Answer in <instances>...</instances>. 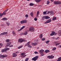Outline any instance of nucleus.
I'll use <instances>...</instances> for the list:
<instances>
[{
    "instance_id": "50",
    "label": "nucleus",
    "mask_w": 61,
    "mask_h": 61,
    "mask_svg": "<svg viewBox=\"0 0 61 61\" xmlns=\"http://www.w3.org/2000/svg\"><path fill=\"white\" fill-rule=\"evenodd\" d=\"M42 41H44L45 40V39L44 38H43L41 39Z\"/></svg>"
},
{
    "instance_id": "41",
    "label": "nucleus",
    "mask_w": 61,
    "mask_h": 61,
    "mask_svg": "<svg viewBox=\"0 0 61 61\" xmlns=\"http://www.w3.org/2000/svg\"><path fill=\"white\" fill-rule=\"evenodd\" d=\"M3 14L2 13H0V17H1L3 16Z\"/></svg>"
},
{
    "instance_id": "18",
    "label": "nucleus",
    "mask_w": 61,
    "mask_h": 61,
    "mask_svg": "<svg viewBox=\"0 0 61 61\" xmlns=\"http://www.w3.org/2000/svg\"><path fill=\"white\" fill-rule=\"evenodd\" d=\"M28 32L27 31H26L24 33H23V35H26L27 34Z\"/></svg>"
},
{
    "instance_id": "38",
    "label": "nucleus",
    "mask_w": 61,
    "mask_h": 61,
    "mask_svg": "<svg viewBox=\"0 0 61 61\" xmlns=\"http://www.w3.org/2000/svg\"><path fill=\"white\" fill-rule=\"evenodd\" d=\"M50 41L49 40L48 41H47L46 42V44H48L49 43V42Z\"/></svg>"
},
{
    "instance_id": "33",
    "label": "nucleus",
    "mask_w": 61,
    "mask_h": 61,
    "mask_svg": "<svg viewBox=\"0 0 61 61\" xmlns=\"http://www.w3.org/2000/svg\"><path fill=\"white\" fill-rule=\"evenodd\" d=\"M28 46L29 47H30V48L32 47V46H30V44H28Z\"/></svg>"
},
{
    "instance_id": "32",
    "label": "nucleus",
    "mask_w": 61,
    "mask_h": 61,
    "mask_svg": "<svg viewBox=\"0 0 61 61\" xmlns=\"http://www.w3.org/2000/svg\"><path fill=\"white\" fill-rule=\"evenodd\" d=\"M56 18L55 17H54L52 19L53 20H56Z\"/></svg>"
},
{
    "instance_id": "7",
    "label": "nucleus",
    "mask_w": 61,
    "mask_h": 61,
    "mask_svg": "<svg viewBox=\"0 0 61 61\" xmlns=\"http://www.w3.org/2000/svg\"><path fill=\"white\" fill-rule=\"evenodd\" d=\"M27 22V20H24L21 21L20 22L21 24H24L25 23H26Z\"/></svg>"
},
{
    "instance_id": "51",
    "label": "nucleus",
    "mask_w": 61,
    "mask_h": 61,
    "mask_svg": "<svg viewBox=\"0 0 61 61\" xmlns=\"http://www.w3.org/2000/svg\"><path fill=\"white\" fill-rule=\"evenodd\" d=\"M4 35V32L3 33H1L0 34V35Z\"/></svg>"
},
{
    "instance_id": "21",
    "label": "nucleus",
    "mask_w": 61,
    "mask_h": 61,
    "mask_svg": "<svg viewBox=\"0 0 61 61\" xmlns=\"http://www.w3.org/2000/svg\"><path fill=\"white\" fill-rule=\"evenodd\" d=\"M42 37H43V35L41 34L40 35V38H42Z\"/></svg>"
},
{
    "instance_id": "59",
    "label": "nucleus",
    "mask_w": 61,
    "mask_h": 61,
    "mask_svg": "<svg viewBox=\"0 0 61 61\" xmlns=\"http://www.w3.org/2000/svg\"><path fill=\"white\" fill-rule=\"evenodd\" d=\"M4 24H2V26H4Z\"/></svg>"
},
{
    "instance_id": "8",
    "label": "nucleus",
    "mask_w": 61,
    "mask_h": 61,
    "mask_svg": "<svg viewBox=\"0 0 61 61\" xmlns=\"http://www.w3.org/2000/svg\"><path fill=\"white\" fill-rule=\"evenodd\" d=\"M17 53V52H16V53H14L13 54V57H16V56H17V54H16V53ZM16 53V54H15Z\"/></svg>"
},
{
    "instance_id": "22",
    "label": "nucleus",
    "mask_w": 61,
    "mask_h": 61,
    "mask_svg": "<svg viewBox=\"0 0 61 61\" xmlns=\"http://www.w3.org/2000/svg\"><path fill=\"white\" fill-rule=\"evenodd\" d=\"M45 19H46V17L45 16H43L42 17V20H44Z\"/></svg>"
},
{
    "instance_id": "4",
    "label": "nucleus",
    "mask_w": 61,
    "mask_h": 61,
    "mask_svg": "<svg viewBox=\"0 0 61 61\" xmlns=\"http://www.w3.org/2000/svg\"><path fill=\"white\" fill-rule=\"evenodd\" d=\"M38 56H36L35 57H34L32 59V60H34V61H36L38 59Z\"/></svg>"
},
{
    "instance_id": "48",
    "label": "nucleus",
    "mask_w": 61,
    "mask_h": 61,
    "mask_svg": "<svg viewBox=\"0 0 61 61\" xmlns=\"http://www.w3.org/2000/svg\"><path fill=\"white\" fill-rule=\"evenodd\" d=\"M25 16L26 18H27V17H28V15H25Z\"/></svg>"
},
{
    "instance_id": "44",
    "label": "nucleus",
    "mask_w": 61,
    "mask_h": 61,
    "mask_svg": "<svg viewBox=\"0 0 61 61\" xmlns=\"http://www.w3.org/2000/svg\"><path fill=\"white\" fill-rule=\"evenodd\" d=\"M30 42H28L25 45V46H26V45H28V44H29L30 43Z\"/></svg>"
},
{
    "instance_id": "46",
    "label": "nucleus",
    "mask_w": 61,
    "mask_h": 61,
    "mask_svg": "<svg viewBox=\"0 0 61 61\" xmlns=\"http://www.w3.org/2000/svg\"><path fill=\"white\" fill-rule=\"evenodd\" d=\"M47 58H49V59H50L51 58V56H48L47 57Z\"/></svg>"
},
{
    "instance_id": "61",
    "label": "nucleus",
    "mask_w": 61,
    "mask_h": 61,
    "mask_svg": "<svg viewBox=\"0 0 61 61\" xmlns=\"http://www.w3.org/2000/svg\"><path fill=\"white\" fill-rule=\"evenodd\" d=\"M60 47H61V46H60Z\"/></svg>"
},
{
    "instance_id": "25",
    "label": "nucleus",
    "mask_w": 61,
    "mask_h": 61,
    "mask_svg": "<svg viewBox=\"0 0 61 61\" xmlns=\"http://www.w3.org/2000/svg\"><path fill=\"white\" fill-rule=\"evenodd\" d=\"M5 50H6V51L7 50H9L10 49L9 48H5Z\"/></svg>"
},
{
    "instance_id": "42",
    "label": "nucleus",
    "mask_w": 61,
    "mask_h": 61,
    "mask_svg": "<svg viewBox=\"0 0 61 61\" xmlns=\"http://www.w3.org/2000/svg\"><path fill=\"white\" fill-rule=\"evenodd\" d=\"M49 4V1H48L47 2V5H48Z\"/></svg>"
},
{
    "instance_id": "1",
    "label": "nucleus",
    "mask_w": 61,
    "mask_h": 61,
    "mask_svg": "<svg viewBox=\"0 0 61 61\" xmlns=\"http://www.w3.org/2000/svg\"><path fill=\"white\" fill-rule=\"evenodd\" d=\"M40 52L41 56H44V50H41L40 51Z\"/></svg>"
},
{
    "instance_id": "57",
    "label": "nucleus",
    "mask_w": 61,
    "mask_h": 61,
    "mask_svg": "<svg viewBox=\"0 0 61 61\" xmlns=\"http://www.w3.org/2000/svg\"><path fill=\"white\" fill-rule=\"evenodd\" d=\"M50 13V12H49V11L47 12V14H49Z\"/></svg>"
},
{
    "instance_id": "39",
    "label": "nucleus",
    "mask_w": 61,
    "mask_h": 61,
    "mask_svg": "<svg viewBox=\"0 0 61 61\" xmlns=\"http://www.w3.org/2000/svg\"><path fill=\"white\" fill-rule=\"evenodd\" d=\"M56 47H54L53 49V50L54 51L56 49Z\"/></svg>"
},
{
    "instance_id": "28",
    "label": "nucleus",
    "mask_w": 61,
    "mask_h": 61,
    "mask_svg": "<svg viewBox=\"0 0 61 61\" xmlns=\"http://www.w3.org/2000/svg\"><path fill=\"white\" fill-rule=\"evenodd\" d=\"M35 1L36 2H39L41 0H35Z\"/></svg>"
},
{
    "instance_id": "15",
    "label": "nucleus",
    "mask_w": 61,
    "mask_h": 61,
    "mask_svg": "<svg viewBox=\"0 0 61 61\" xmlns=\"http://www.w3.org/2000/svg\"><path fill=\"white\" fill-rule=\"evenodd\" d=\"M50 52V51L48 50H46L45 51V52H46V53H47L48 52Z\"/></svg>"
},
{
    "instance_id": "9",
    "label": "nucleus",
    "mask_w": 61,
    "mask_h": 61,
    "mask_svg": "<svg viewBox=\"0 0 61 61\" xmlns=\"http://www.w3.org/2000/svg\"><path fill=\"white\" fill-rule=\"evenodd\" d=\"M51 20L50 19L48 20L47 21H46V22H45V24H46V23H50L51 22Z\"/></svg>"
},
{
    "instance_id": "56",
    "label": "nucleus",
    "mask_w": 61,
    "mask_h": 61,
    "mask_svg": "<svg viewBox=\"0 0 61 61\" xmlns=\"http://www.w3.org/2000/svg\"><path fill=\"white\" fill-rule=\"evenodd\" d=\"M26 56V55H25L23 56V57H25V56Z\"/></svg>"
},
{
    "instance_id": "36",
    "label": "nucleus",
    "mask_w": 61,
    "mask_h": 61,
    "mask_svg": "<svg viewBox=\"0 0 61 61\" xmlns=\"http://www.w3.org/2000/svg\"><path fill=\"white\" fill-rule=\"evenodd\" d=\"M3 45V44H2L0 43V48L2 47V46Z\"/></svg>"
},
{
    "instance_id": "55",
    "label": "nucleus",
    "mask_w": 61,
    "mask_h": 61,
    "mask_svg": "<svg viewBox=\"0 0 61 61\" xmlns=\"http://www.w3.org/2000/svg\"><path fill=\"white\" fill-rule=\"evenodd\" d=\"M59 35H61V31L60 32V33H59Z\"/></svg>"
},
{
    "instance_id": "35",
    "label": "nucleus",
    "mask_w": 61,
    "mask_h": 61,
    "mask_svg": "<svg viewBox=\"0 0 61 61\" xmlns=\"http://www.w3.org/2000/svg\"><path fill=\"white\" fill-rule=\"evenodd\" d=\"M43 14H44V15H46L47 14V13H46V12L44 11L43 12Z\"/></svg>"
},
{
    "instance_id": "20",
    "label": "nucleus",
    "mask_w": 61,
    "mask_h": 61,
    "mask_svg": "<svg viewBox=\"0 0 61 61\" xmlns=\"http://www.w3.org/2000/svg\"><path fill=\"white\" fill-rule=\"evenodd\" d=\"M25 52H23L21 54V56H24L25 55Z\"/></svg>"
},
{
    "instance_id": "27",
    "label": "nucleus",
    "mask_w": 61,
    "mask_h": 61,
    "mask_svg": "<svg viewBox=\"0 0 61 61\" xmlns=\"http://www.w3.org/2000/svg\"><path fill=\"white\" fill-rule=\"evenodd\" d=\"M7 20V18H3V20L5 21V20Z\"/></svg>"
},
{
    "instance_id": "2",
    "label": "nucleus",
    "mask_w": 61,
    "mask_h": 61,
    "mask_svg": "<svg viewBox=\"0 0 61 61\" xmlns=\"http://www.w3.org/2000/svg\"><path fill=\"white\" fill-rule=\"evenodd\" d=\"M54 3L55 5H59V4H61V2L59 1H55L54 2Z\"/></svg>"
},
{
    "instance_id": "19",
    "label": "nucleus",
    "mask_w": 61,
    "mask_h": 61,
    "mask_svg": "<svg viewBox=\"0 0 61 61\" xmlns=\"http://www.w3.org/2000/svg\"><path fill=\"white\" fill-rule=\"evenodd\" d=\"M11 42L8 43V45H6V46H8L9 45H11Z\"/></svg>"
},
{
    "instance_id": "40",
    "label": "nucleus",
    "mask_w": 61,
    "mask_h": 61,
    "mask_svg": "<svg viewBox=\"0 0 61 61\" xmlns=\"http://www.w3.org/2000/svg\"><path fill=\"white\" fill-rule=\"evenodd\" d=\"M51 58H53L54 57V56L53 55H51Z\"/></svg>"
},
{
    "instance_id": "5",
    "label": "nucleus",
    "mask_w": 61,
    "mask_h": 61,
    "mask_svg": "<svg viewBox=\"0 0 61 61\" xmlns=\"http://www.w3.org/2000/svg\"><path fill=\"white\" fill-rule=\"evenodd\" d=\"M25 41V40L22 39H20L18 40V42L19 43H22L23 41Z\"/></svg>"
},
{
    "instance_id": "52",
    "label": "nucleus",
    "mask_w": 61,
    "mask_h": 61,
    "mask_svg": "<svg viewBox=\"0 0 61 61\" xmlns=\"http://www.w3.org/2000/svg\"><path fill=\"white\" fill-rule=\"evenodd\" d=\"M60 44V43H57L56 44V46H58V45H59Z\"/></svg>"
},
{
    "instance_id": "10",
    "label": "nucleus",
    "mask_w": 61,
    "mask_h": 61,
    "mask_svg": "<svg viewBox=\"0 0 61 61\" xmlns=\"http://www.w3.org/2000/svg\"><path fill=\"white\" fill-rule=\"evenodd\" d=\"M7 56V55H1L0 57V58H4V57H6Z\"/></svg>"
},
{
    "instance_id": "31",
    "label": "nucleus",
    "mask_w": 61,
    "mask_h": 61,
    "mask_svg": "<svg viewBox=\"0 0 61 61\" xmlns=\"http://www.w3.org/2000/svg\"><path fill=\"white\" fill-rule=\"evenodd\" d=\"M2 14H3V15H6V13H5V12H4V11Z\"/></svg>"
},
{
    "instance_id": "60",
    "label": "nucleus",
    "mask_w": 61,
    "mask_h": 61,
    "mask_svg": "<svg viewBox=\"0 0 61 61\" xmlns=\"http://www.w3.org/2000/svg\"><path fill=\"white\" fill-rule=\"evenodd\" d=\"M27 1H30V0H27Z\"/></svg>"
},
{
    "instance_id": "43",
    "label": "nucleus",
    "mask_w": 61,
    "mask_h": 61,
    "mask_svg": "<svg viewBox=\"0 0 61 61\" xmlns=\"http://www.w3.org/2000/svg\"><path fill=\"white\" fill-rule=\"evenodd\" d=\"M4 34V35H6V34H7V32H3Z\"/></svg>"
},
{
    "instance_id": "54",
    "label": "nucleus",
    "mask_w": 61,
    "mask_h": 61,
    "mask_svg": "<svg viewBox=\"0 0 61 61\" xmlns=\"http://www.w3.org/2000/svg\"><path fill=\"white\" fill-rule=\"evenodd\" d=\"M7 10H8V9H6L5 11H4V12H6V11H7Z\"/></svg>"
},
{
    "instance_id": "14",
    "label": "nucleus",
    "mask_w": 61,
    "mask_h": 61,
    "mask_svg": "<svg viewBox=\"0 0 61 61\" xmlns=\"http://www.w3.org/2000/svg\"><path fill=\"white\" fill-rule=\"evenodd\" d=\"M50 15H54V12L53 11H51L50 12Z\"/></svg>"
},
{
    "instance_id": "37",
    "label": "nucleus",
    "mask_w": 61,
    "mask_h": 61,
    "mask_svg": "<svg viewBox=\"0 0 61 61\" xmlns=\"http://www.w3.org/2000/svg\"><path fill=\"white\" fill-rule=\"evenodd\" d=\"M28 59H29V58H27L25 60V61H28Z\"/></svg>"
},
{
    "instance_id": "29",
    "label": "nucleus",
    "mask_w": 61,
    "mask_h": 61,
    "mask_svg": "<svg viewBox=\"0 0 61 61\" xmlns=\"http://www.w3.org/2000/svg\"><path fill=\"white\" fill-rule=\"evenodd\" d=\"M12 34L14 35V36H15V31H13L12 32Z\"/></svg>"
},
{
    "instance_id": "12",
    "label": "nucleus",
    "mask_w": 61,
    "mask_h": 61,
    "mask_svg": "<svg viewBox=\"0 0 61 61\" xmlns=\"http://www.w3.org/2000/svg\"><path fill=\"white\" fill-rule=\"evenodd\" d=\"M2 53H4V52H6V51L5 49L4 50V49H2Z\"/></svg>"
},
{
    "instance_id": "6",
    "label": "nucleus",
    "mask_w": 61,
    "mask_h": 61,
    "mask_svg": "<svg viewBox=\"0 0 61 61\" xmlns=\"http://www.w3.org/2000/svg\"><path fill=\"white\" fill-rule=\"evenodd\" d=\"M56 35V33H55V31H53L52 32V33L51 34L50 36H53L54 35Z\"/></svg>"
},
{
    "instance_id": "30",
    "label": "nucleus",
    "mask_w": 61,
    "mask_h": 61,
    "mask_svg": "<svg viewBox=\"0 0 61 61\" xmlns=\"http://www.w3.org/2000/svg\"><path fill=\"white\" fill-rule=\"evenodd\" d=\"M22 47H23L22 46H20L18 47V49H20V48H22Z\"/></svg>"
},
{
    "instance_id": "17",
    "label": "nucleus",
    "mask_w": 61,
    "mask_h": 61,
    "mask_svg": "<svg viewBox=\"0 0 61 61\" xmlns=\"http://www.w3.org/2000/svg\"><path fill=\"white\" fill-rule=\"evenodd\" d=\"M49 18H50V17L48 16H45V19H49Z\"/></svg>"
},
{
    "instance_id": "11",
    "label": "nucleus",
    "mask_w": 61,
    "mask_h": 61,
    "mask_svg": "<svg viewBox=\"0 0 61 61\" xmlns=\"http://www.w3.org/2000/svg\"><path fill=\"white\" fill-rule=\"evenodd\" d=\"M31 44L33 46H36V45H37V43L36 42H34V43H32Z\"/></svg>"
},
{
    "instance_id": "53",
    "label": "nucleus",
    "mask_w": 61,
    "mask_h": 61,
    "mask_svg": "<svg viewBox=\"0 0 61 61\" xmlns=\"http://www.w3.org/2000/svg\"><path fill=\"white\" fill-rule=\"evenodd\" d=\"M10 47H13V45H10Z\"/></svg>"
},
{
    "instance_id": "58",
    "label": "nucleus",
    "mask_w": 61,
    "mask_h": 61,
    "mask_svg": "<svg viewBox=\"0 0 61 61\" xmlns=\"http://www.w3.org/2000/svg\"><path fill=\"white\" fill-rule=\"evenodd\" d=\"M51 0V2H53L54 1V0Z\"/></svg>"
},
{
    "instance_id": "49",
    "label": "nucleus",
    "mask_w": 61,
    "mask_h": 61,
    "mask_svg": "<svg viewBox=\"0 0 61 61\" xmlns=\"http://www.w3.org/2000/svg\"><path fill=\"white\" fill-rule=\"evenodd\" d=\"M35 54H38V52L37 51H35L34 52Z\"/></svg>"
},
{
    "instance_id": "16",
    "label": "nucleus",
    "mask_w": 61,
    "mask_h": 61,
    "mask_svg": "<svg viewBox=\"0 0 61 61\" xmlns=\"http://www.w3.org/2000/svg\"><path fill=\"white\" fill-rule=\"evenodd\" d=\"M61 61V57L59 58H58V60L57 61Z\"/></svg>"
},
{
    "instance_id": "24",
    "label": "nucleus",
    "mask_w": 61,
    "mask_h": 61,
    "mask_svg": "<svg viewBox=\"0 0 61 61\" xmlns=\"http://www.w3.org/2000/svg\"><path fill=\"white\" fill-rule=\"evenodd\" d=\"M6 41L7 43H8V42H10V40L9 39H7L6 40Z\"/></svg>"
},
{
    "instance_id": "45",
    "label": "nucleus",
    "mask_w": 61,
    "mask_h": 61,
    "mask_svg": "<svg viewBox=\"0 0 61 61\" xmlns=\"http://www.w3.org/2000/svg\"><path fill=\"white\" fill-rule=\"evenodd\" d=\"M34 20L35 21H37V18H36V17L34 18Z\"/></svg>"
},
{
    "instance_id": "23",
    "label": "nucleus",
    "mask_w": 61,
    "mask_h": 61,
    "mask_svg": "<svg viewBox=\"0 0 61 61\" xmlns=\"http://www.w3.org/2000/svg\"><path fill=\"white\" fill-rule=\"evenodd\" d=\"M30 15L32 17H33L34 16V14H33V12H31L30 13Z\"/></svg>"
},
{
    "instance_id": "47",
    "label": "nucleus",
    "mask_w": 61,
    "mask_h": 61,
    "mask_svg": "<svg viewBox=\"0 0 61 61\" xmlns=\"http://www.w3.org/2000/svg\"><path fill=\"white\" fill-rule=\"evenodd\" d=\"M7 25H10V23H6Z\"/></svg>"
},
{
    "instance_id": "34",
    "label": "nucleus",
    "mask_w": 61,
    "mask_h": 61,
    "mask_svg": "<svg viewBox=\"0 0 61 61\" xmlns=\"http://www.w3.org/2000/svg\"><path fill=\"white\" fill-rule=\"evenodd\" d=\"M30 6H33V5H34V4H33V3H30Z\"/></svg>"
},
{
    "instance_id": "26",
    "label": "nucleus",
    "mask_w": 61,
    "mask_h": 61,
    "mask_svg": "<svg viewBox=\"0 0 61 61\" xmlns=\"http://www.w3.org/2000/svg\"><path fill=\"white\" fill-rule=\"evenodd\" d=\"M39 14V11H38L37 13V17H38V15Z\"/></svg>"
},
{
    "instance_id": "3",
    "label": "nucleus",
    "mask_w": 61,
    "mask_h": 61,
    "mask_svg": "<svg viewBox=\"0 0 61 61\" xmlns=\"http://www.w3.org/2000/svg\"><path fill=\"white\" fill-rule=\"evenodd\" d=\"M34 28L33 27H30L29 28V30L31 32H33V31H34Z\"/></svg>"
},
{
    "instance_id": "13",
    "label": "nucleus",
    "mask_w": 61,
    "mask_h": 61,
    "mask_svg": "<svg viewBox=\"0 0 61 61\" xmlns=\"http://www.w3.org/2000/svg\"><path fill=\"white\" fill-rule=\"evenodd\" d=\"M25 27V26H23L18 31H20V30H22V29H23V28H24Z\"/></svg>"
}]
</instances>
